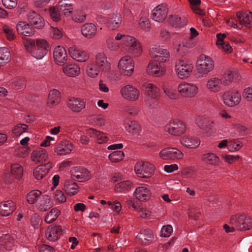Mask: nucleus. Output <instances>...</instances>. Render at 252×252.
I'll use <instances>...</instances> for the list:
<instances>
[{
    "mask_svg": "<svg viewBox=\"0 0 252 252\" xmlns=\"http://www.w3.org/2000/svg\"><path fill=\"white\" fill-rule=\"evenodd\" d=\"M152 60L147 67V72L151 75L161 77L166 72L164 63L168 61L170 53L163 46L155 45L150 50Z\"/></svg>",
    "mask_w": 252,
    "mask_h": 252,
    "instance_id": "obj_1",
    "label": "nucleus"
},
{
    "mask_svg": "<svg viewBox=\"0 0 252 252\" xmlns=\"http://www.w3.org/2000/svg\"><path fill=\"white\" fill-rule=\"evenodd\" d=\"M230 223L231 227L226 224L223 226L226 233L233 232L234 228L240 230L250 229L252 227V219L245 214H236L231 217Z\"/></svg>",
    "mask_w": 252,
    "mask_h": 252,
    "instance_id": "obj_2",
    "label": "nucleus"
},
{
    "mask_svg": "<svg viewBox=\"0 0 252 252\" xmlns=\"http://www.w3.org/2000/svg\"><path fill=\"white\" fill-rule=\"evenodd\" d=\"M214 61L210 57L202 55L200 56L196 62V78L206 77L214 68Z\"/></svg>",
    "mask_w": 252,
    "mask_h": 252,
    "instance_id": "obj_3",
    "label": "nucleus"
},
{
    "mask_svg": "<svg viewBox=\"0 0 252 252\" xmlns=\"http://www.w3.org/2000/svg\"><path fill=\"white\" fill-rule=\"evenodd\" d=\"M145 91V101L146 105L151 108L156 107L158 104L159 89L157 86L150 83H145L143 85Z\"/></svg>",
    "mask_w": 252,
    "mask_h": 252,
    "instance_id": "obj_4",
    "label": "nucleus"
},
{
    "mask_svg": "<svg viewBox=\"0 0 252 252\" xmlns=\"http://www.w3.org/2000/svg\"><path fill=\"white\" fill-rule=\"evenodd\" d=\"M193 68V65L189 61L180 60L176 63L175 71L179 78L186 79L190 76Z\"/></svg>",
    "mask_w": 252,
    "mask_h": 252,
    "instance_id": "obj_5",
    "label": "nucleus"
},
{
    "mask_svg": "<svg viewBox=\"0 0 252 252\" xmlns=\"http://www.w3.org/2000/svg\"><path fill=\"white\" fill-rule=\"evenodd\" d=\"M179 93L185 98L194 97L198 94L199 89L196 84L183 82L177 87Z\"/></svg>",
    "mask_w": 252,
    "mask_h": 252,
    "instance_id": "obj_6",
    "label": "nucleus"
},
{
    "mask_svg": "<svg viewBox=\"0 0 252 252\" xmlns=\"http://www.w3.org/2000/svg\"><path fill=\"white\" fill-rule=\"evenodd\" d=\"M223 103L228 107H232L237 105L241 101V94L235 89L225 91L222 95Z\"/></svg>",
    "mask_w": 252,
    "mask_h": 252,
    "instance_id": "obj_7",
    "label": "nucleus"
},
{
    "mask_svg": "<svg viewBox=\"0 0 252 252\" xmlns=\"http://www.w3.org/2000/svg\"><path fill=\"white\" fill-rule=\"evenodd\" d=\"M219 115L220 118V130L225 133L230 132L236 120L224 110L220 111Z\"/></svg>",
    "mask_w": 252,
    "mask_h": 252,
    "instance_id": "obj_8",
    "label": "nucleus"
},
{
    "mask_svg": "<svg viewBox=\"0 0 252 252\" xmlns=\"http://www.w3.org/2000/svg\"><path fill=\"white\" fill-rule=\"evenodd\" d=\"M165 130L171 135L178 136L185 132L186 126L182 121L174 119L166 125Z\"/></svg>",
    "mask_w": 252,
    "mask_h": 252,
    "instance_id": "obj_9",
    "label": "nucleus"
},
{
    "mask_svg": "<svg viewBox=\"0 0 252 252\" xmlns=\"http://www.w3.org/2000/svg\"><path fill=\"white\" fill-rule=\"evenodd\" d=\"M134 170L139 177L147 178L153 175L154 167L149 162L141 161L136 163Z\"/></svg>",
    "mask_w": 252,
    "mask_h": 252,
    "instance_id": "obj_10",
    "label": "nucleus"
},
{
    "mask_svg": "<svg viewBox=\"0 0 252 252\" xmlns=\"http://www.w3.org/2000/svg\"><path fill=\"white\" fill-rule=\"evenodd\" d=\"M126 43L125 46L129 54L133 57H138L142 51L140 42L135 37L130 36L125 39Z\"/></svg>",
    "mask_w": 252,
    "mask_h": 252,
    "instance_id": "obj_11",
    "label": "nucleus"
},
{
    "mask_svg": "<svg viewBox=\"0 0 252 252\" xmlns=\"http://www.w3.org/2000/svg\"><path fill=\"white\" fill-rule=\"evenodd\" d=\"M49 45L46 40L43 39L36 40V47L33 50L31 55L37 60L43 59L47 54Z\"/></svg>",
    "mask_w": 252,
    "mask_h": 252,
    "instance_id": "obj_12",
    "label": "nucleus"
},
{
    "mask_svg": "<svg viewBox=\"0 0 252 252\" xmlns=\"http://www.w3.org/2000/svg\"><path fill=\"white\" fill-rule=\"evenodd\" d=\"M118 67L125 75L129 76L133 72L134 64L130 57L125 56L119 60Z\"/></svg>",
    "mask_w": 252,
    "mask_h": 252,
    "instance_id": "obj_13",
    "label": "nucleus"
},
{
    "mask_svg": "<svg viewBox=\"0 0 252 252\" xmlns=\"http://www.w3.org/2000/svg\"><path fill=\"white\" fill-rule=\"evenodd\" d=\"M159 157L163 160L178 159L183 157V154L176 148L166 147L159 152Z\"/></svg>",
    "mask_w": 252,
    "mask_h": 252,
    "instance_id": "obj_14",
    "label": "nucleus"
},
{
    "mask_svg": "<svg viewBox=\"0 0 252 252\" xmlns=\"http://www.w3.org/2000/svg\"><path fill=\"white\" fill-rule=\"evenodd\" d=\"M120 93L123 98L130 101H136L140 95L139 91L130 85L123 87L120 90Z\"/></svg>",
    "mask_w": 252,
    "mask_h": 252,
    "instance_id": "obj_15",
    "label": "nucleus"
},
{
    "mask_svg": "<svg viewBox=\"0 0 252 252\" xmlns=\"http://www.w3.org/2000/svg\"><path fill=\"white\" fill-rule=\"evenodd\" d=\"M72 179L79 182H84L89 180L91 178L90 172L83 167H74L70 171Z\"/></svg>",
    "mask_w": 252,
    "mask_h": 252,
    "instance_id": "obj_16",
    "label": "nucleus"
},
{
    "mask_svg": "<svg viewBox=\"0 0 252 252\" xmlns=\"http://www.w3.org/2000/svg\"><path fill=\"white\" fill-rule=\"evenodd\" d=\"M168 13V8L165 4H159L152 11L151 18L157 22H162L166 18Z\"/></svg>",
    "mask_w": 252,
    "mask_h": 252,
    "instance_id": "obj_17",
    "label": "nucleus"
},
{
    "mask_svg": "<svg viewBox=\"0 0 252 252\" xmlns=\"http://www.w3.org/2000/svg\"><path fill=\"white\" fill-rule=\"evenodd\" d=\"M68 52L71 57L79 62H85L89 59L88 53L76 46L69 48Z\"/></svg>",
    "mask_w": 252,
    "mask_h": 252,
    "instance_id": "obj_18",
    "label": "nucleus"
},
{
    "mask_svg": "<svg viewBox=\"0 0 252 252\" xmlns=\"http://www.w3.org/2000/svg\"><path fill=\"white\" fill-rule=\"evenodd\" d=\"M73 144L69 140L63 139L60 141L55 147V152L59 155H65L70 153L73 149Z\"/></svg>",
    "mask_w": 252,
    "mask_h": 252,
    "instance_id": "obj_19",
    "label": "nucleus"
},
{
    "mask_svg": "<svg viewBox=\"0 0 252 252\" xmlns=\"http://www.w3.org/2000/svg\"><path fill=\"white\" fill-rule=\"evenodd\" d=\"M95 60V63L101 71L107 73L110 71L111 63L104 53H98L96 55Z\"/></svg>",
    "mask_w": 252,
    "mask_h": 252,
    "instance_id": "obj_20",
    "label": "nucleus"
},
{
    "mask_svg": "<svg viewBox=\"0 0 252 252\" xmlns=\"http://www.w3.org/2000/svg\"><path fill=\"white\" fill-rule=\"evenodd\" d=\"M190 36L189 39H187L182 42V43L178 45L177 50L179 53L182 54L185 52L184 48H189L193 46L195 43L193 39L198 35V32L196 30L191 27L190 29Z\"/></svg>",
    "mask_w": 252,
    "mask_h": 252,
    "instance_id": "obj_21",
    "label": "nucleus"
},
{
    "mask_svg": "<svg viewBox=\"0 0 252 252\" xmlns=\"http://www.w3.org/2000/svg\"><path fill=\"white\" fill-rule=\"evenodd\" d=\"M53 57L58 64L63 65L67 60L65 49L63 46H57L54 50Z\"/></svg>",
    "mask_w": 252,
    "mask_h": 252,
    "instance_id": "obj_22",
    "label": "nucleus"
},
{
    "mask_svg": "<svg viewBox=\"0 0 252 252\" xmlns=\"http://www.w3.org/2000/svg\"><path fill=\"white\" fill-rule=\"evenodd\" d=\"M68 108L75 112H79L86 106V102L81 98L71 97L67 102Z\"/></svg>",
    "mask_w": 252,
    "mask_h": 252,
    "instance_id": "obj_23",
    "label": "nucleus"
},
{
    "mask_svg": "<svg viewBox=\"0 0 252 252\" xmlns=\"http://www.w3.org/2000/svg\"><path fill=\"white\" fill-rule=\"evenodd\" d=\"M54 201L49 195L45 194L39 197L36 202V207L42 212L47 211L53 205Z\"/></svg>",
    "mask_w": 252,
    "mask_h": 252,
    "instance_id": "obj_24",
    "label": "nucleus"
},
{
    "mask_svg": "<svg viewBox=\"0 0 252 252\" xmlns=\"http://www.w3.org/2000/svg\"><path fill=\"white\" fill-rule=\"evenodd\" d=\"M240 24L248 28L252 27V13L251 12H238L237 13V19Z\"/></svg>",
    "mask_w": 252,
    "mask_h": 252,
    "instance_id": "obj_25",
    "label": "nucleus"
},
{
    "mask_svg": "<svg viewBox=\"0 0 252 252\" xmlns=\"http://www.w3.org/2000/svg\"><path fill=\"white\" fill-rule=\"evenodd\" d=\"M222 85L221 79L217 77H212L207 80L206 87L209 92L216 93L221 90Z\"/></svg>",
    "mask_w": 252,
    "mask_h": 252,
    "instance_id": "obj_26",
    "label": "nucleus"
},
{
    "mask_svg": "<svg viewBox=\"0 0 252 252\" xmlns=\"http://www.w3.org/2000/svg\"><path fill=\"white\" fill-rule=\"evenodd\" d=\"M154 237V234L151 230L144 229L137 235L136 240L140 243L148 245L152 242Z\"/></svg>",
    "mask_w": 252,
    "mask_h": 252,
    "instance_id": "obj_27",
    "label": "nucleus"
},
{
    "mask_svg": "<svg viewBox=\"0 0 252 252\" xmlns=\"http://www.w3.org/2000/svg\"><path fill=\"white\" fill-rule=\"evenodd\" d=\"M31 158L32 160L35 163L42 162L47 159L48 154L45 149L38 148L32 152Z\"/></svg>",
    "mask_w": 252,
    "mask_h": 252,
    "instance_id": "obj_28",
    "label": "nucleus"
},
{
    "mask_svg": "<svg viewBox=\"0 0 252 252\" xmlns=\"http://www.w3.org/2000/svg\"><path fill=\"white\" fill-rule=\"evenodd\" d=\"M87 134L94 138V141L99 144L105 143L109 139L106 133L93 128L87 129Z\"/></svg>",
    "mask_w": 252,
    "mask_h": 252,
    "instance_id": "obj_29",
    "label": "nucleus"
},
{
    "mask_svg": "<svg viewBox=\"0 0 252 252\" xmlns=\"http://www.w3.org/2000/svg\"><path fill=\"white\" fill-rule=\"evenodd\" d=\"M16 209V204L12 200H7L0 203V215L7 217L13 213Z\"/></svg>",
    "mask_w": 252,
    "mask_h": 252,
    "instance_id": "obj_30",
    "label": "nucleus"
},
{
    "mask_svg": "<svg viewBox=\"0 0 252 252\" xmlns=\"http://www.w3.org/2000/svg\"><path fill=\"white\" fill-rule=\"evenodd\" d=\"M122 22V16L118 12H113L110 14L107 19V25L111 30L117 29Z\"/></svg>",
    "mask_w": 252,
    "mask_h": 252,
    "instance_id": "obj_31",
    "label": "nucleus"
},
{
    "mask_svg": "<svg viewBox=\"0 0 252 252\" xmlns=\"http://www.w3.org/2000/svg\"><path fill=\"white\" fill-rule=\"evenodd\" d=\"M195 123L200 129L209 130L213 127L215 122L204 116H199L195 119Z\"/></svg>",
    "mask_w": 252,
    "mask_h": 252,
    "instance_id": "obj_32",
    "label": "nucleus"
},
{
    "mask_svg": "<svg viewBox=\"0 0 252 252\" xmlns=\"http://www.w3.org/2000/svg\"><path fill=\"white\" fill-rule=\"evenodd\" d=\"M28 19L30 23L37 29L42 28L44 26L43 18L35 11H30L28 15Z\"/></svg>",
    "mask_w": 252,
    "mask_h": 252,
    "instance_id": "obj_33",
    "label": "nucleus"
},
{
    "mask_svg": "<svg viewBox=\"0 0 252 252\" xmlns=\"http://www.w3.org/2000/svg\"><path fill=\"white\" fill-rule=\"evenodd\" d=\"M123 123L126 130L129 133L133 134H139L140 133L141 126L136 121L125 119Z\"/></svg>",
    "mask_w": 252,
    "mask_h": 252,
    "instance_id": "obj_34",
    "label": "nucleus"
},
{
    "mask_svg": "<svg viewBox=\"0 0 252 252\" xmlns=\"http://www.w3.org/2000/svg\"><path fill=\"white\" fill-rule=\"evenodd\" d=\"M97 31L96 26L92 23H87L84 24L81 29L82 35L87 38L94 37Z\"/></svg>",
    "mask_w": 252,
    "mask_h": 252,
    "instance_id": "obj_35",
    "label": "nucleus"
},
{
    "mask_svg": "<svg viewBox=\"0 0 252 252\" xmlns=\"http://www.w3.org/2000/svg\"><path fill=\"white\" fill-rule=\"evenodd\" d=\"M180 143L184 146L188 148H196L199 146L200 141L196 137L184 136L180 139Z\"/></svg>",
    "mask_w": 252,
    "mask_h": 252,
    "instance_id": "obj_36",
    "label": "nucleus"
},
{
    "mask_svg": "<svg viewBox=\"0 0 252 252\" xmlns=\"http://www.w3.org/2000/svg\"><path fill=\"white\" fill-rule=\"evenodd\" d=\"M13 240L9 234H4L0 237V252L10 251L13 246Z\"/></svg>",
    "mask_w": 252,
    "mask_h": 252,
    "instance_id": "obj_37",
    "label": "nucleus"
},
{
    "mask_svg": "<svg viewBox=\"0 0 252 252\" xmlns=\"http://www.w3.org/2000/svg\"><path fill=\"white\" fill-rule=\"evenodd\" d=\"M19 33L26 36H31L34 34V30L26 22L20 21L16 26Z\"/></svg>",
    "mask_w": 252,
    "mask_h": 252,
    "instance_id": "obj_38",
    "label": "nucleus"
},
{
    "mask_svg": "<svg viewBox=\"0 0 252 252\" xmlns=\"http://www.w3.org/2000/svg\"><path fill=\"white\" fill-rule=\"evenodd\" d=\"M52 165L49 162L36 167L33 172L34 177L37 180L42 179L48 173Z\"/></svg>",
    "mask_w": 252,
    "mask_h": 252,
    "instance_id": "obj_39",
    "label": "nucleus"
},
{
    "mask_svg": "<svg viewBox=\"0 0 252 252\" xmlns=\"http://www.w3.org/2000/svg\"><path fill=\"white\" fill-rule=\"evenodd\" d=\"M60 93L56 90H51L48 95L47 105L50 108H53L57 105L60 101Z\"/></svg>",
    "mask_w": 252,
    "mask_h": 252,
    "instance_id": "obj_40",
    "label": "nucleus"
},
{
    "mask_svg": "<svg viewBox=\"0 0 252 252\" xmlns=\"http://www.w3.org/2000/svg\"><path fill=\"white\" fill-rule=\"evenodd\" d=\"M61 230L62 228L60 226H51L49 227L45 232L47 239L50 241L54 242L56 241Z\"/></svg>",
    "mask_w": 252,
    "mask_h": 252,
    "instance_id": "obj_41",
    "label": "nucleus"
},
{
    "mask_svg": "<svg viewBox=\"0 0 252 252\" xmlns=\"http://www.w3.org/2000/svg\"><path fill=\"white\" fill-rule=\"evenodd\" d=\"M225 37V34L218 33L216 44L220 49L222 50L226 53H230L232 51V48L228 43L223 40Z\"/></svg>",
    "mask_w": 252,
    "mask_h": 252,
    "instance_id": "obj_42",
    "label": "nucleus"
},
{
    "mask_svg": "<svg viewBox=\"0 0 252 252\" xmlns=\"http://www.w3.org/2000/svg\"><path fill=\"white\" fill-rule=\"evenodd\" d=\"M64 190L67 195L72 196L78 192L79 187L76 183L67 180L64 182Z\"/></svg>",
    "mask_w": 252,
    "mask_h": 252,
    "instance_id": "obj_43",
    "label": "nucleus"
},
{
    "mask_svg": "<svg viewBox=\"0 0 252 252\" xmlns=\"http://www.w3.org/2000/svg\"><path fill=\"white\" fill-rule=\"evenodd\" d=\"M134 195L139 200L144 201L150 198V192L146 187H139L136 189Z\"/></svg>",
    "mask_w": 252,
    "mask_h": 252,
    "instance_id": "obj_44",
    "label": "nucleus"
},
{
    "mask_svg": "<svg viewBox=\"0 0 252 252\" xmlns=\"http://www.w3.org/2000/svg\"><path fill=\"white\" fill-rule=\"evenodd\" d=\"M63 73L69 77H75L80 73V67L78 65L73 64H66L63 67Z\"/></svg>",
    "mask_w": 252,
    "mask_h": 252,
    "instance_id": "obj_45",
    "label": "nucleus"
},
{
    "mask_svg": "<svg viewBox=\"0 0 252 252\" xmlns=\"http://www.w3.org/2000/svg\"><path fill=\"white\" fill-rule=\"evenodd\" d=\"M203 160L207 164L217 166L220 164V158L213 153H208L203 156Z\"/></svg>",
    "mask_w": 252,
    "mask_h": 252,
    "instance_id": "obj_46",
    "label": "nucleus"
},
{
    "mask_svg": "<svg viewBox=\"0 0 252 252\" xmlns=\"http://www.w3.org/2000/svg\"><path fill=\"white\" fill-rule=\"evenodd\" d=\"M101 70L94 62H89L86 67V72L90 77L97 76Z\"/></svg>",
    "mask_w": 252,
    "mask_h": 252,
    "instance_id": "obj_47",
    "label": "nucleus"
},
{
    "mask_svg": "<svg viewBox=\"0 0 252 252\" xmlns=\"http://www.w3.org/2000/svg\"><path fill=\"white\" fill-rule=\"evenodd\" d=\"M131 183L129 181L121 182L116 185L115 190L118 192H125L130 189Z\"/></svg>",
    "mask_w": 252,
    "mask_h": 252,
    "instance_id": "obj_48",
    "label": "nucleus"
},
{
    "mask_svg": "<svg viewBox=\"0 0 252 252\" xmlns=\"http://www.w3.org/2000/svg\"><path fill=\"white\" fill-rule=\"evenodd\" d=\"M41 192L39 190H33L31 191L27 195V200L29 203L32 204L35 201L37 202L39 197L41 196Z\"/></svg>",
    "mask_w": 252,
    "mask_h": 252,
    "instance_id": "obj_49",
    "label": "nucleus"
},
{
    "mask_svg": "<svg viewBox=\"0 0 252 252\" xmlns=\"http://www.w3.org/2000/svg\"><path fill=\"white\" fill-rule=\"evenodd\" d=\"M61 213L59 210L53 208L45 218V221L48 223L54 221L60 216Z\"/></svg>",
    "mask_w": 252,
    "mask_h": 252,
    "instance_id": "obj_50",
    "label": "nucleus"
},
{
    "mask_svg": "<svg viewBox=\"0 0 252 252\" xmlns=\"http://www.w3.org/2000/svg\"><path fill=\"white\" fill-rule=\"evenodd\" d=\"M59 8L64 15L70 14L73 9L72 5L68 3L67 0H63L59 3Z\"/></svg>",
    "mask_w": 252,
    "mask_h": 252,
    "instance_id": "obj_51",
    "label": "nucleus"
},
{
    "mask_svg": "<svg viewBox=\"0 0 252 252\" xmlns=\"http://www.w3.org/2000/svg\"><path fill=\"white\" fill-rule=\"evenodd\" d=\"M11 174L16 179H20L23 174V168L19 164L16 163L11 166Z\"/></svg>",
    "mask_w": 252,
    "mask_h": 252,
    "instance_id": "obj_52",
    "label": "nucleus"
},
{
    "mask_svg": "<svg viewBox=\"0 0 252 252\" xmlns=\"http://www.w3.org/2000/svg\"><path fill=\"white\" fill-rule=\"evenodd\" d=\"M125 157V154L122 151H116L110 154L109 159L113 162H118L121 161Z\"/></svg>",
    "mask_w": 252,
    "mask_h": 252,
    "instance_id": "obj_53",
    "label": "nucleus"
},
{
    "mask_svg": "<svg viewBox=\"0 0 252 252\" xmlns=\"http://www.w3.org/2000/svg\"><path fill=\"white\" fill-rule=\"evenodd\" d=\"M232 130H236L241 136L246 135L249 132L248 129L245 126L238 123L236 121L233 125L230 131Z\"/></svg>",
    "mask_w": 252,
    "mask_h": 252,
    "instance_id": "obj_54",
    "label": "nucleus"
},
{
    "mask_svg": "<svg viewBox=\"0 0 252 252\" xmlns=\"http://www.w3.org/2000/svg\"><path fill=\"white\" fill-rule=\"evenodd\" d=\"M189 1L192 10L196 14L200 16L204 15V12L198 7L201 3L200 0H189Z\"/></svg>",
    "mask_w": 252,
    "mask_h": 252,
    "instance_id": "obj_55",
    "label": "nucleus"
},
{
    "mask_svg": "<svg viewBox=\"0 0 252 252\" xmlns=\"http://www.w3.org/2000/svg\"><path fill=\"white\" fill-rule=\"evenodd\" d=\"M11 55L8 48L3 47L0 48V58L4 63H8L10 59Z\"/></svg>",
    "mask_w": 252,
    "mask_h": 252,
    "instance_id": "obj_56",
    "label": "nucleus"
},
{
    "mask_svg": "<svg viewBox=\"0 0 252 252\" xmlns=\"http://www.w3.org/2000/svg\"><path fill=\"white\" fill-rule=\"evenodd\" d=\"M72 18L76 23H82L86 20V15L82 11H77L73 14Z\"/></svg>",
    "mask_w": 252,
    "mask_h": 252,
    "instance_id": "obj_57",
    "label": "nucleus"
},
{
    "mask_svg": "<svg viewBox=\"0 0 252 252\" xmlns=\"http://www.w3.org/2000/svg\"><path fill=\"white\" fill-rule=\"evenodd\" d=\"M233 78V72L232 71H227L223 76L221 79L222 85L224 86H229Z\"/></svg>",
    "mask_w": 252,
    "mask_h": 252,
    "instance_id": "obj_58",
    "label": "nucleus"
},
{
    "mask_svg": "<svg viewBox=\"0 0 252 252\" xmlns=\"http://www.w3.org/2000/svg\"><path fill=\"white\" fill-rule=\"evenodd\" d=\"M24 45L26 50L31 54L36 46L34 40L29 38H26L24 40Z\"/></svg>",
    "mask_w": 252,
    "mask_h": 252,
    "instance_id": "obj_59",
    "label": "nucleus"
},
{
    "mask_svg": "<svg viewBox=\"0 0 252 252\" xmlns=\"http://www.w3.org/2000/svg\"><path fill=\"white\" fill-rule=\"evenodd\" d=\"M53 197L56 203H63L66 201V197L63 193L60 190H56L54 193Z\"/></svg>",
    "mask_w": 252,
    "mask_h": 252,
    "instance_id": "obj_60",
    "label": "nucleus"
},
{
    "mask_svg": "<svg viewBox=\"0 0 252 252\" xmlns=\"http://www.w3.org/2000/svg\"><path fill=\"white\" fill-rule=\"evenodd\" d=\"M28 129V126L25 124H18L15 126L13 129V133L16 136H19L26 132Z\"/></svg>",
    "mask_w": 252,
    "mask_h": 252,
    "instance_id": "obj_61",
    "label": "nucleus"
},
{
    "mask_svg": "<svg viewBox=\"0 0 252 252\" xmlns=\"http://www.w3.org/2000/svg\"><path fill=\"white\" fill-rule=\"evenodd\" d=\"M164 92L171 99H176L178 98V94L176 91L172 87H168L164 88Z\"/></svg>",
    "mask_w": 252,
    "mask_h": 252,
    "instance_id": "obj_62",
    "label": "nucleus"
},
{
    "mask_svg": "<svg viewBox=\"0 0 252 252\" xmlns=\"http://www.w3.org/2000/svg\"><path fill=\"white\" fill-rule=\"evenodd\" d=\"M3 32L9 40H12L14 39L15 34L13 29L7 26H4L2 28Z\"/></svg>",
    "mask_w": 252,
    "mask_h": 252,
    "instance_id": "obj_63",
    "label": "nucleus"
},
{
    "mask_svg": "<svg viewBox=\"0 0 252 252\" xmlns=\"http://www.w3.org/2000/svg\"><path fill=\"white\" fill-rule=\"evenodd\" d=\"M173 232V228L171 225H164L161 229L160 236L168 237L170 236Z\"/></svg>",
    "mask_w": 252,
    "mask_h": 252,
    "instance_id": "obj_64",
    "label": "nucleus"
}]
</instances>
